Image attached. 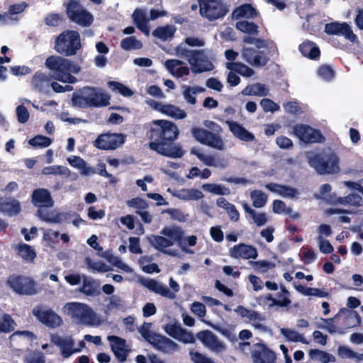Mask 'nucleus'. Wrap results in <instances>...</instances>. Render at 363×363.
<instances>
[{
    "label": "nucleus",
    "instance_id": "obj_63",
    "mask_svg": "<svg viewBox=\"0 0 363 363\" xmlns=\"http://www.w3.org/2000/svg\"><path fill=\"white\" fill-rule=\"evenodd\" d=\"M127 205L129 207L135 208L139 210H144L148 208V204L146 201L140 197H135L128 200L127 201Z\"/></svg>",
    "mask_w": 363,
    "mask_h": 363
},
{
    "label": "nucleus",
    "instance_id": "obj_53",
    "mask_svg": "<svg viewBox=\"0 0 363 363\" xmlns=\"http://www.w3.org/2000/svg\"><path fill=\"white\" fill-rule=\"evenodd\" d=\"M337 201L342 204L359 207L362 206V198L357 194H350L347 196L340 197Z\"/></svg>",
    "mask_w": 363,
    "mask_h": 363
},
{
    "label": "nucleus",
    "instance_id": "obj_26",
    "mask_svg": "<svg viewBox=\"0 0 363 363\" xmlns=\"http://www.w3.org/2000/svg\"><path fill=\"white\" fill-rule=\"evenodd\" d=\"M226 123L230 132L238 139L245 142H252L255 140V135L238 122L227 121Z\"/></svg>",
    "mask_w": 363,
    "mask_h": 363
},
{
    "label": "nucleus",
    "instance_id": "obj_29",
    "mask_svg": "<svg viewBox=\"0 0 363 363\" xmlns=\"http://www.w3.org/2000/svg\"><path fill=\"white\" fill-rule=\"evenodd\" d=\"M132 18L136 27L145 35H149L150 28L147 25L148 19L145 13L140 9H136L132 14Z\"/></svg>",
    "mask_w": 363,
    "mask_h": 363
},
{
    "label": "nucleus",
    "instance_id": "obj_46",
    "mask_svg": "<svg viewBox=\"0 0 363 363\" xmlns=\"http://www.w3.org/2000/svg\"><path fill=\"white\" fill-rule=\"evenodd\" d=\"M248 319L250 321H253L252 325L263 332H266L268 330L267 326L260 323V322L264 321L266 318L264 315H262L260 313L256 311H251Z\"/></svg>",
    "mask_w": 363,
    "mask_h": 363
},
{
    "label": "nucleus",
    "instance_id": "obj_3",
    "mask_svg": "<svg viewBox=\"0 0 363 363\" xmlns=\"http://www.w3.org/2000/svg\"><path fill=\"white\" fill-rule=\"evenodd\" d=\"M31 202L35 207L39 208L37 211L38 218L46 223H60L62 220H67L69 216V213H57L55 216L50 217L49 213H43L42 208H51L55 203L50 191L47 189H34L31 194Z\"/></svg>",
    "mask_w": 363,
    "mask_h": 363
},
{
    "label": "nucleus",
    "instance_id": "obj_21",
    "mask_svg": "<svg viewBox=\"0 0 363 363\" xmlns=\"http://www.w3.org/2000/svg\"><path fill=\"white\" fill-rule=\"evenodd\" d=\"M66 308L69 314L72 317L79 318L82 321L91 320L94 315L91 308L84 303H67Z\"/></svg>",
    "mask_w": 363,
    "mask_h": 363
},
{
    "label": "nucleus",
    "instance_id": "obj_10",
    "mask_svg": "<svg viewBox=\"0 0 363 363\" xmlns=\"http://www.w3.org/2000/svg\"><path fill=\"white\" fill-rule=\"evenodd\" d=\"M200 14L212 21L223 18L228 12V7L220 0H198Z\"/></svg>",
    "mask_w": 363,
    "mask_h": 363
},
{
    "label": "nucleus",
    "instance_id": "obj_52",
    "mask_svg": "<svg viewBox=\"0 0 363 363\" xmlns=\"http://www.w3.org/2000/svg\"><path fill=\"white\" fill-rule=\"evenodd\" d=\"M249 264L252 267L253 269L257 272L265 273L269 269L274 268L275 264L267 260L249 261Z\"/></svg>",
    "mask_w": 363,
    "mask_h": 363
},
{
    "label": "nucleus",
    "instance_id": "obj_6",
    "mask_svg": "<svg viewBox=\"0 0 363 363\" xmlns=\"http://www.w3.org/2000/svg\"><path fill=\"white\" fill-rule=\"evenodd\" d=\"M310 165L319 174H332L340 172V158L330 148L323 150L309 159Z\"/></svg>",
    "mask_w": 363,
    "mask_h": 363
},
{
    "label": "nucleus",
    "instance_id": "obj_56",
    "mask_svg": "<svg viewBox=\"0 0 363 363\" xmlns=\"http://www.w3.org/2000/svg\"><path fill=\"white\" fill-rule=\"evenodd\" d=\"M339 314H337L334 318H322V320L324 321L327 325H318V328L322 329H325L327 331L330 333L333 334L335 333H337L339 334H344L345 333V329L344 328H337L334 325V320L338 316Z\"/></svg>",
    "mask_w": 363,
    "mask_h": 363
},
{
    "label": "nucleus",
    "instance_id": "obj_16",
    "mask_svg": "<svg viewBox=\"0 0 363 363\" xmlns=\"http://www.w3.org/2000/svg\"><path fill=\"white\" fill-rule=\"evenodd\" d=\"M65 9L69 21L82 27H89L94 22V16L82 5L80 7H70Z\"/></svg>",
    "mask_w": 363,
    "mask_h": 363
},
{
    "label": "nucleus",
    "instance_id": "obj_8",
    "mask_svg": "<svg viewBox=\"0 0 363 363\" xmlns=\"http://www.w3.org/2000/svg\"><path fill=\"white\" fill-rule=\"evenodd\" d=\"M6 285L18 295L33 296L37 294V283L30 277L12 274L7 277Z\"/></svg>",
    "mask_w": 363,
    "mask_h": 363
},
{
    "label": "nucleus",
    "instance_id": "obj_19",
    "mask_svg": "<svg viewBox=\"0 0 363 363\" xmlns=\"http://www.w3.org/2000/svg\"><path fill=\"white\" fill-rule=\"evenodd\" d=\"M229 256L233 259H255L258 257V252L251 245L239 243L229 250Z\"/></svg>",
    "mask_w": 363,
    "mask_h": 363
},
{
    "label": "nucleus",
    "instance_id": "obj_49",
    "mask_svg": "<svg viewBox=\"0 0 363 363\" xmlns=\"http://www.w3.org/2000/svg\"><path fill=\"white\" fill-rule=\"evenodd\" d=\"M190 153L191 155H196L200 161H201L204 164L208 167L217 166L216 163V159L213 155H204L203 153L201 152V151L199 149L196 147L191 148Z\"/></svg>",
    "mask_w": 363,
    "mask_h": 363
},
{
    "label": "nucleus",
    "instance_id": "obj_35",
    "mask_svg": "<svg viewBox=\"0 0 363 363\" xmlns=\"http://www.w3.org/2000/svg\"><path fill=\"white\" fill-rule=\"evenodd\" d=\"M226 68L246 77H250L254 74L253 69L242 62H227Z\"/></svg>",
    "mask_w": 363,
    "mask_h": 363
},
{
    "label": "nucleus",
    "instance_id": "obj_43",
    "mask_svg": "<svg viewBox=\"0 0 363 363\" xmlns=\"http://www.w3.org/2000/svg\"><path fill=\"white\" fill-rule=\"evenodd\" d=\"M202 189L205 191H208L216 195L223 196L229 195L230 194L229 188H227L220 184H204L202 186Z\"/></svg>",
    "mask_w": 363,
    "mask_h": 363
},
{
    "label": "nucleus",
    "instance_id": "obj_40",
    "mask_svg": "<svg viewBox=\"0 0 363 363\" xmlns=\"http://www.w3.org/2000/svg\"><path fill=\"white\" fill-rule=\"evenodd\" d=\"M42 173L43 174H54V175H61L65 177H69L70 176L69 169L65 166L60 165H52L45 167L43 169Z\"/></svg>",
    "mask_w": 363,
    "mask_h": 363
},
{
    "label": "nucleus",
    "instance_id": "obj_5",
    "mask_svg": "<svg viewBox=\"0 0 363 363\" xmlns=\"http://www.w3.org/2000/svg\"><path fill=\"white\" fill-rule=\"evenodd\" d=\"M204 125L211 131L202 128L193 127L191 129V133L194 138L203 145L223 150L224 143L220 136L223 131L222 127L214 121L208 120L204 121Z\"/></svg>",
    "mask_w": 363,
    "mask_h": 363
},
{
    "label": "nucleus",
    "instance_id": "obj_24",
    "mask_svg": "<svg viewBox=\"0 0 363 363\" xmlns=\"http://www.w3.org/2000/svg\"><path fill=\"white\" fill-rule=\"evenodd\" d=\"M147 240L152 247L164 254L171 256L175 255L174 251L166 250V248L172 246V242L165 238V236L151 235L147 237Z\"/></svg>",
    "mask_w": 363,
    "mask_h": 363
},
{
    "label": "nucleus",
    "instance_id": "obj_1",
    "mask_svg": "<svg viewBox=\"0 0 363 363\" xmlns=\"http://www.w3.org/2000/svg\"><path fill=\"white\" fill-rule=\"evenodd\" d=\"M146 133L149 147L158 154L171 157L181 158L184 152L174 141L179 135L177 125L167 120H154L148 125Z\"/></svg>",
    "mask_w": 363,
    "mask_h": 363
},
{
    "label": "nucleus",
    "instance_id": "obj_27",
    "mask_svg": "<svg viewBox=\"0 0 363 363\" xmlns=\"http://www.w3.org/2000/svg\"><path fill=\"white\" fill-rule=\"evenodd\" d=\"M161 235L167 237V238L172 242V245L175 242H179L182 246L184 241L182 240L184 232L182 228L179 226H167L160 231Z\"/></svg>",
    "mask_w": 363,
    "mask_h": 363
},
{
    "label": "nucleus",
    "instance_id": "obj_37",
    "mask_svg": "<svg viewBox=\"0 0 363 363\" xmlns=\"http://www.w3.org/2000/svg\"><path fill=\"white\" fill-rule=\"evenodd\" d=\"M296 289L303 294L304 296H316L320 298H328L330 297V294L323 289H320L318 288H311L306 287L303 285H298L296 286Z\"/></svg>",
    "mask_w": 363,
    "mask_h": 363
},
{
    "label": "nucleus",
    "instance_id": "obj_45",
    "mask_svg": "<svg viewBox=\"0 0 363 363\" xmlns=\"http://www.w3.org/2000/svg\"><path fill=\"white\" fill-rule=\"evenodd\" d=\"M120 45L124 50H139L143 48V43L134 36L123 38Z\"/></svg>",
    "mask_w": 363,
    "mask_h": 363
},
{
    "label": "nucleus",
    "instance_id": "obj_42",
    "mask_svg": "<svg viewBox=\"0 0 363 363\" xmlns=\"http://www.w3.org/2000/svg\"><path fill=\"white\" fill-rule=\"evenodd\" d=\"M235 27L240 31L250 35H257L258 33V26L247 21H240L235 24Z\"/></svg>",
    "mask_w": 363,
    "mask_h": 363
},
{
    "label": "nucleus",
    "instance_id": "obj_17",
    "mask_svg": "<svg viewBox=\"0 0 363 363\" xmlns=\"http://www.w3.org/2000/svg\"><path fill=\"white\" fill-rule=\"evenodd\" d=\"M324 31L328 35L344 36L345 39L352 43H354L357 39L350 26L346 22L340 23L335 21L326 23Z\"/></svg>",
    "mask_w": 363,
    "mask_h": 363
},
{
    "label": "nucleus",
    "instance_id": "obj_57",
    "mask_svg": "<svg viewBox=\"0 0 363 363\" xmlns=\"http://www.w3.org/2000/svg\"><path fill=\"white\" fill-rule=\"evenodd\" d=\"M317 72L319 77L328 82L332 80L335 76V72L334 69L331 66L328 65H323L320 66Z\"/></svg>",
    "mask_w": 363,
    "mask_h": 363
},
{
    "label": "nucleus",
    "instance_id": "obj_9",
    "mask_svg": "<svg viewBox=\"0 0 363 363\" xmlns=\"http://www.w3.org/2000/svg\"><path fill=\"white\" fill-rule=\"evenodd\" d=\"M182 55L188 58L192 72L195 74L211 71L213 64L208 59L204 50H182Z\"/></svg>",
    "mask_w": 363,
    "mask_h": 363
},
{
    "label": "nucleus",
    "instance_id": "obj_33",
    "mask_svg": "<svg viewBox=\"0 0 363 363\" xmlns=\"http://www.w3.org/2000/svg\"><path fill=\"white\" fill-rule=\"evenodd\" d=\"M17 254L26 262H33L37 254L35 249L26 243H21L16 247Z\"/></svg>",
    "mask_w": 363,
    "mask_h": 363
},
{
    "label": "nucleus",
    "instance_id": "obj_51",
    "mask_svg": "<svg viewBox=\"0 0 363 363\" xmlns=\"http://www.w3.org/2000/svg\"><path fill=\"white\" fill-rule=\"evenodd\" d=\"M69 164L76 168L81 170L82 174H88L90 172L91 168L88 167L86 162L79 156H73L72 157L68 158Z\"/></svg>",
    "mask_w": 363,
    "mask_h": 363
},
{
    "label": "nucleus",
    "instance_id": "obj_30",
    "mask_svg": "<svg viewBox=\"0 0 363 363\" xmlns=\"http://www.w3.org/2000/svg\"><path fill=\"white\" fill-rule=\"evenodd\" d=\"M258 12L250 4H244L237 7L233 11V17L239 19L241 18L254 19L257 17Z\"/></svg>",
    "mask_w": 363,
    "mask_h": 363
},
{
    "label": "nucleus",
    "instance_id": "obj_60",
    "mask_svg": "<svg viewBox=\"0 0 363 363\" xmlns=\"http://www.w3.org/2000/svg\"><path fill=\"white\" fill-rule=\"evenodd\" d=\"M345 322L347 328H353L361 323V317L357 311H350V314L345 318Z\"/></svg>",
    "mask_w": 363,
    "mask_h": 363
},
{
    "label": "nucleus",
    "instance_id": "obj_25",
    "mask_svg": "<svg viewBox=\"0 0 363 363\" xmlns=\"http://www.w3.org/2000/svg\"><path fill=\"white\" fill-rule=\"evenodd\" d=\"M265 187L269 191L285 198H295L299 194L297 189L284 184L271 182L267 184Z\"/></svg>",
    "mask_w": 363,
    "mask_h": 363
},
{
    "label": "nucleus",
    "instance_id": "obj_2",
    "mask_svg": "<svg viewBox=\"0 0 363 363\" xmlns=\"http://www.w3.org/2000/svg\"><path fill=\"white\" fill-rule=\"evenodd\" d=\"M45 65L54 79L69 84L77 82L76 77L72 73L77 74L80 71V67L74 65L70 60L65 58L64 56H49Z\"/></svg>",
    "mask_w": 363,
    "mask_h": 363
},
{
    "label": "nucleus",
    "instance_id": "obj_41",
    "mask_svg": "<svg viewBox=\"0 0 363 363\" xmlns=\"http://www.w3.org/2000/svg\"><path fill=\"white\" fill-rule=\"evenodd\" d=\"M108 88L113 92L119 93L122 96L125 97L131 96L133 94V91L123 84L115 82L109 81L107 83Z\"/></svg>",
    "mask_w": 363,
    "mask_h": 363
},
{
    "label": "nucleus",
    "instance_id": "obj_32",
    "mask_svg": "<svg viewBox=\"0 0 363 363\" xmlns=\"http://www.w3.org/2000/svg\"><path fill=\"white\" fill-rule=\"evenodd\" d=\"M242 94L245 96H266L269 94V89L265 84L255 83L247 85Z\"/></svg>",
    "mask_w": 363,
    "mask_h": 363
},
{
    "label": "nucleus",
    "instance_id": "obj_59",
    "mask_svg": "<svg viewBox=\"0 0 363 363\" xmlns=\"http://www.w3.org/2000/svg\"><path fill=\"white\" fill-rule=\"evenodd\" d=\"M260 106L264 112H275L279 110L280 106L270 99L264 98L260 101Z\"/></svg>",
    "mask_w": 363,
    "mask_h": 363
},
{
    "label": "nucleus",
    "instance_id": "obj_31",
    "mask_svg": "<svg viewBox=\"0 0 363 363\" xmlns=\"http://www.w3.org/2000/svg\"><path fill=\"white\" fill-rule=\"evenodd\" d=\"M299 51L304 56L311 60H318L320 55V50L315 43L311 41H304L299 45Z\"/></svg>",
    "mask_w": 363,
    "mask_h": 363
},
{
    "label": "nucleus",
    "instance_id": "obj_7",
    "mask_svg": "<svg viewBox=\"0 0 363 363\" xmlns=\"http://www.w3.org/2000/svg\"><path fill=\"white\" fill-rule=\"evenodd\" d=\"M81 48V38L77 30H65L55 40V50L64 57L75 55Z\"/></svg>",
    "mask_w": 363,
    "mask_h": 363
},
{
    "label": "nucleus",
    "instance_id": "obj_61",
    "mask_svg": "<svg viewBox=\"0 0 363 363\" xmlns=\"http://www.w3.org/2000/svg\"><path fill=\"white\" fill-rule=\"evenodd\" d=\"M182 327L177 323L166 324L164 327V331L172 337L177 340L179 333L182 331Z\"/></svg>",
    "mask_w": 363,
    "mask_h": 363
},
{
    "label": "nucleus",
    "instance_id": "obj_22",
    "mask_svg": "<svg viewBox=\"0 0 363 363\" xmlns=\"http://www.w3.org/2000/svg\"><path fill=\"white\" fill-rule=\"evenodd\" d=\"M79 291L86 296H99L101 295V283L99 280L92 277L82 275V285Z\"/></svg>",
    "mask_w": 363,
    "mask_h": 363
},
{
    "label": "nucleus",
    "instance_id": "obj_15",
    "mask_svg": "<svg viewBox=\"0 0 363 363\" xmlns=\"http://www.w3.org/2000/svg\"><path fill=\"white\" fill-rule=\"evenodd\" d=\"M251 357L253 363H276L277 354L263 342L252 345Z\"/></svg>",
    "mask_w": 363,
    "mask_h": 363
},
{
    "label": "nucleus",
    "instance_id": "obj_55",
    "mask_svg": "<svg viewBox=\"0 0 363 363\" xmlns=\"http://www.w3.org/2000/svg\"><path fill=\"white\" fill-rule=\"evenodd\" d=\"M337 354L342 359H355L357 362L361 360L360 356L357 352L344 345L338 347Z\"/></svg>",
    "mask_w": 363,
    "mask_h": 363
},
{
    "label": "nucleus",
    "instance_id": "obj_4",
    "mask_svg": "<svg viewBox=\"0 0 363 363\" xmlns=\"http://www.w3.org/2000/svg\"><path fill=\"white\" fill-rule=\"evenodd\" d=\"M80 92L82 94L75 93L72 94V101L74 106L81 108H99L110 104V96L101 89L92 86H84Z\"/></svg>",
    "mask_w": 363,
    "mask_h": 363
},
{
    "label": "nucleus",
    "instance_id": "obj_50",
    "mask_svg": "<svg viewBox=\"0 0 363 363\" xmlns=\"http://www.w3.org/2000/svg\"><path fill=\"white\" fill-rule=\"evenodd\" d=\"M16 323L8 313L2 315V321L0 322V333H9L14 330Z\"/></svg>",
    "mask_w": 363,
    "mask_h": 363
},
{
    "label": "nucleus",
    "instance_id": "obj_28",
    "mask_svg": "<svg viewBox=\"0 0 363 363\" xmlns=\"http://www.w3.org/2000/svg\"><path fill=\"white\" fill-rule=\"evenodd\" d=\"M155 108L161 113L175 119H184L186 116V113L179 107L172 104H160L156 103Z\"/></svg>",
    "mask_w": 363,
    "mask_h": 363
},
{
    "label": "nucleus",
    "instance_id": "obj_20",
    "mask_svg": "<svg viewBox=\"0 0 363 363\" xmlns=\"http://www.w3.org/2000/svg\"><path fill=\"white\" fill-rule=\"evenodd\" d=\"M196 337L212 351L221 352L225 350V344L211 330H205L196 333Z\"/></svg>",
    "mask_w": 363,
    "mask_h": 363
},
{
    "label": "nucleus",
    "instance_id": "obj_13",
    "mask_svg": "<svg viewBox=\"0 0 363 363\" xmlns=\"http://www.w3.org/2000/svg\"><path fill=\"white\" fill-rule=\"evenodd\" d=\"M293 133L305 143H321L325 140V138L320 130L313 128L306 124L294 125Z\"/></svg>",
    "mask_w": 363,
    "mask_h": 363
},
{
    "label": "nucleus",
    "instance_id": "obj_44",
    "mask_svg": "<svg viewBox=\"0 0 363 363\" xmlns=\"http://www.w3.org/2000/svg\"><path fill=\"white\" fill-rule=\"evenodd\" d=\"M281 333L287 339V340L294 342H301L303 344H307L306 338L298 332L294 330L289 328H281Z\"/></svg>",
    "mask_w": 363,
    "mask_h": 363
},
{
    "label": "nucleus",
    "instance_id": "obj_23",
    "mask_svg": "<svg viewBox=\"0 0 363 363\" xmlns=\"http://www.w3.org/2000/svg\"><path fill=\"white\" fill-rule=\"evenodd\" d=\"M141 284L150 291L170 299L175 298V294L170 289L155 279H142Z\"/></svg>",
    "mask_w": 363,
    "mask_h": 363
},
{
    "label": "nucleus",
    "instance_id": "obj_62",
    "mask_svg": "<svg viewBox=\"0 0 363 363\" xmlns=\"http://www.w3.org/2000/svg\"><path fill=\"white\" fill-rule=\"evenodd\" d=\"M18 121L20 123H26L29 119V112L26 106L19 105L16 109Z\"/></svg>",
    "mask_w": 363,
    "mask_h": 363
},
{
    "label": "nucleus",
    "instance_id": "obj_11",
    "mask_svg": "<svg viewBox=\"0 0 363 363\" xmlns=\"http://www.w3.org/2000/svg\"><path fill=\"white\" fill-rule=\"evenodd\" d=\"M141 335L154 348L163 353H172L179 349L176 342L162 335L149 330L142 331Z\"/></svg>",
    "mask_w": 363,
    "mask_h": 363
},
{
    "label": "nucleus",
    "instance_id": "obj_38",
    "mask_svg": "<svg viewBox=\"0 0 363 363\" xmlns=\"http://www.w3.org/2000/svg\"><path fill=\"white\" fill-rule=\"evenodd\" d=\"M50 82V79L46 74L37 72L32 78L31 84L35 89L43 91L44 89L49 85Z\"/></svg>",
    "mask_w": 363,
    "mask_h": 363
},
{
    "label": "nucleus",
    "instance_id": "obj_48",
    "mask_svg": "<svg viewBox=\"0 0 363 363\" xmlns=\"http://www.w3.org/2000/svg\"><path fill=\"white\" fill-rule=\"evenodd\" d=\"M252 200V205L255 208H262L265 206L267 201V196L261 190H253L250 193Z\"/></svg>",
    "mask_w": 363,
    "mask_h": 363
},
{
    "label": "nucleus",
    "instance_id": "obj_47",
    "mask_svg": "<svg viewBox=\"0 0 363 363\" xmlns=\"http://www.w3.org/2000/svg\"><path fill=\"white\" fill-rule=\"evenodd\" d=\"M260 299H263L264 302L270 301L269 307L279 306V307H288L291 303L290 298L277 299L272 294H267L265 296H260Z\"/></svg>",
    "mask_w": 363,
    "mask_h": 363
},
{
    "label": "nucleus",
    "instance_id": "obj_64",
    "mask_svg": "<svg viewBox=\"0 0 363 363\" xmlns=\"http://www.w3.org/2000/svg\"><path fill=\"white\" fill-rule=\"evenodd\" d=\"M283 106L285 111L288 113L297 115L302 112L301 108L297 101H288L284 104Z\"/></svg>",
    "mask_w": 363,
    "mask_h": 363
},
{
    "label": "nucleus",
    "instance_id": "obj_36",
    "mask_svg": "<svg viewBox=\"0 0 363 363\" xmlns=\"http://www.w3.org/2000/svg\"><path fill=\"white\" fill-rule=\"evenodd\" d=\"M176 32L173 26H158L152 31V35L163 41L172 38Z\"/></svg>",
    "mask_w": 363,
    "mask_h": 363
},
{
    "label": "nucleus",
    "instance_id": "obj_12",
    "mask_svg": "<svg viewBox=\"0 0 363 363\" xmlns=\"http://www.w3.org/2000/svg\"><path fill=\"white\" fill-rule=\"evenodd\" d=\"M33 315L45 326L55 329L63 324L62 318L52 308H45L39 305L33 309Z\"/></svg>",
    "mask_w": 363,
    "mask_h": 363
},
{
    "label": "nucleus",
    "instance_id": "obj_54",
    "mask_svg": "<svg viewBox=\"0 0 363 363\" xmlns=\"http://www.w3.org/2000/svg\"><path fill=\"white\" fill-rule=\"evenodd\" d=\"M28 143L35 147H47L52 143V140L47 136L38 135L30 139Z\"/></svg>",
    "mask_w": 363,
    "mask_h": 363
},
{
    "label": "nucleus",
    "instance_id": "obj_14",
    "mask_svg": "<svg viewBox=\"0 0 363 363\" xmlns=\"http://www.w3.org/2000/svg\"><path fill=\"white\" fill-rule=\"evenodd\" d=\"M125 140V135L123 133H103L99 135L94 141V146L103 150H113L117 149Z\"/></svg>",
    "mask_w": 363,
    "mask_h": 363
},
{
    "label": "nucleus",
    "instance_id": "obj_34",
    "mask_svg": "<svg viewBox=\"0 0 363 363\" xmlns=\"http://www.w3.org/2000/svg\"><path fill=\"white\" fill-rule=\"evenodd\" d=\"M0 210L4 213L12 216L18 214L21 211L20 202L16 199L6 201L0 203Z\"/></svg>",
    "mask_w": 363,
    "mask_h": 363
},
{
    "label": "nucleus",
    "instance_id": "obj_39",
    "mask_svg": "<svg viewBox=\"0 0 363 363\" xmlns=\"http://www.w3.org/2000/svg\"><path fill=\"white\" fill-rule=\"evenodd\" d=\"M309 356L313 360H318L322 363L335 362L336 361L333 354L318 349L310 350Z\"/></svg>",
    "mask_w": 363,
    "mask_h": 363
},
{
    "label": "nucleus",
    "instance_id": "obj_18",
    "mask_svg": "<svg viewBox=\"0 0 363 363\" xmlns=\"http://www.w3.org/2000/svg\"><path fill=\"white\" fill-rule=\"evenodd\" d=\"M50 340L52 344L60 348L62 356L64 358H68L72 354L80 352V349L74 348V340L72 336L63 338L57 334H52Z\"/></svg>",
    "mask_w": 363,
    "mask_h": 363
},
{
    "label": "nucleus",
    "instance_id": "obj_58",
    "mask_svg": "<svg viewBox=\"0 0 363 363\" xmlns=\"http://www.w3.org/2000/svg\"><path fill=\"white\" fill-rule=\"evenodd\" d=\"M63 21V17L61 14L57 13H50L44 18V22L46 26L51 27H57Z\"/></svg>",
    "mask_w": 363,
    "mask_h": 363
}]
</instances>
